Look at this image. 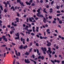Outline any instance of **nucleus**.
Listing matches in <instances>:
<instances>
[{
  "mask_svg": "<svg viewBox=\"0 0 64 64\" xmlns=\"http://www.w3.org/2000/svg\"><path fill=\"white\" fill-rule=\"evenodd\" d=\"M46 42L48 44H47V46H48L49 47L50 46V45H51V43L50 42H49L48 41V40H47L46 41Z\"/></svg>",
  "mask_w": 64,
  "mask_h": 64,
  "instance_id": "1a4fd4ad",
  "label": "nucleus"
},
{
  "mask_svg": "<svg viewBox=\"0 0 64 64\" xmlns=\"http://www.w3.org/2000/svg\"><path fill=\"white\" fill-rule=\"evenodd\" d=\"M52 17L51 16H48V18H49V19H52Z\"/></svg>",
  "mask_w": 64,
  "mask_h": 64,
  "instance_id": "c9c22d12",
  "label": "nucleus"
},
{
  "mask_svg": "<svg viewBox=\"0 0 64 64\" xmlns=\"http://www.w3.org/2000/svg\"><path fill=\"white\" fill-rule=\"evenodd\" d=\"M59 23L60 24H62V20H59Z\"/></svg>",
  "mask_w": 64,
  "mask_h": 64,
  "instance_id": "7c9ffc66",
  "label": "nucleus"
},
{
  "mask_svg": "<svg viewBox=\"0 0 64 64\" xmlns=\"http://www.w3.org/2000/svg\"><path fill=\"white\" fill-rule=\"evenodd\" d=\"M29 38H27L26 39V41H27V42H28V41H29Z\"/></svg>",
  "mask_w": 64,
  "mask_h": 64,
  "instance_id": "6e6d98bb",
  "label": "nucleus"
},
{
  "mask_svg": "<svg viewBox=\"0 0 64 64\" xmlns=\"http://www.w3.org/2000/svg\"><path fill=\"white\" fill-rule=\"evenodd\" d=\"M30 54V53H29H29H28V52H26L25 54V55H26L28 56V55H29Z\"/></svg>",
  "mask_w": 64,
  "mask_h": 64,
  "instance_id": "412c9836",
  "label": "nucleus"
},
{
  "mask_svg": "<svg viewBox=\"0 0 64 64\" xmlns=\"http://www.w3.org/2000/svg\"><path fill=\"white\" fill-rule=\"evenodd\" d=\"M7 3H6V2H4L3 3L5 5V7H7V4H8L9 5L10 4L9 3V1H7L6 2Z\"/></svg>",
  "mask_w": 64,
  "mask_h": 64,
  "instance_id": "39448f33",
  "label": "nucleus"
},
{
  "mask_svg": "<svg viewBox=\"0 0 64 64\" xmlns=\"http://www.w3.org/2000/svg\"><path fill=\"white\" fill-rule=\"evenodd\" d=\"M58 37H59V38H61L62 39V40H63L64 39V37H61V36H58Z\"/></svg>",
  "mask_w": 64,
  "mask_h": 64,
  "instance_id": "b1692460",
  "label": "nucleus"
},
{
  "mask_svg": "<svg viewBox=\"0 0 64 64\" xmlns=\"http://www.w3.org/2000/svg\"><path fill=\"white\" fill-rule=\"evenodd\" d=\"M15 35L16 36H19V32H18L17 33V34H15Z\"/></svg>",
  "mask_w": 64,
  "mask_h": 64,
  "instance_id": "5701e85b",
  "label": "nucleus"
},
{
  "mask_svg": "<svg viewBox=\"0 0 64 64\" xmlns=\"http://www.w3.org/2000/svg\"><path fill=\"white\" fill-rule=\"evenodd\" d=\"M6 46V45L5 44H4L3 45H2L1 46L2 47H5Z\"/></svg>",
  "mask_w": 64,
  "mask_h": 64,
  "instance_id": "c03bdc74",
  "label": "nucleus"
},
{
  "mask_svg": "<svg viewBox=\"0 0 64 64\" xmlns=\"http://www.w3.org/2000/svg\"><path fill=\"white\" fill-rule=\"evenodd\" d=\"M2 23V22L0 20V26L1 27H2V24H1Z\"/></svg>",
  "mask_w": 64,
  "mask_h": 64,
  "instance_id": "bb28decb",
  "label": "nucleus"
},
{
  "mask_svg": "<svg viewBox=\"0 0 64 64\" xmlns=\"http://www.w3.org/2000/svg\"><path fill=\"white\" fill-rule=\"evenodd\" d=\"M41 49L44 52V54H46V52H45H45H46V48H43V47H42Z\"/></svg>",
  "mask_w": 64,
  "mask_h": 64,
  "instance_id": "f03ea898",
  "label": "nucleus"
},
{
  "mask_svg": "<svg viewBox=\"0 0 64 64\" xmlns=\"http://www.w3.org/2000/svg\"><path fill=\"white\" fill-rule=\"evenodd\" d=\"M2 38H0V41H2Z\"/></svg>",
  "mask_w": 64,
  "mask_h": 64,
  "instance_id": "69168bd1",
  "label": "nucleus"
},
{
  "mask_svg": "<svg viewBox=\"0 0 64 64\" xmlns=\"http://www.w3.org/2000/svg\"><path fill=\"white\" fill-rule=\"evenodd\" d=\"M36 50L37 51V53H38H38H39V50L38 49H36Z\"/></svg>",
  "mask_w": 64,
  "mask_h": 64,
  "instance_id": "79ce46f5",
  "label": "nucleus"
},
{
  "mask_svg": "<svg viewBox=\"0 0 64 64\" xmlns=\"http://www.w3.org/2000/svg\"><path fill=\"white\" fill-rule=\"evenodd\" d=\"M43 38L44 39H47V36H46L45 37H43Z\"/></svg>",
  "mask_w": 64,
  "mask_h": 64,
  "instance_id": "ea45409f",
  "label": "nucleus"
},
{
  "mask_svg": "<svg viewBox=\"0 0 64 64\" xmlns=\"http://www.w3.org/2000/svg\"><path fill=\"white\" fill-rule=\"evenodd\" d=\"M39 18H38V17H37V18H35V19L36 20H38V19Z\"/></svg>",
  "mask_w": 64,
  "mask_h": 64,
  "instance_id": "de8ad7c7",
  "label": "nucleus"
},
{
  "mask_svg": "<svg viewBox=\"0 0 64 64\" xmlns=\"http://www.w3.org/2000/svg\"><path fill=\"white\" fill-rule=\"evenodd\" d=\"M54 2V1H52L51 2V5H52L53 3Z\"/></svg>",
  "mask_w": 64,
  "mask_h": 64,
  "instance_id": "052dcab7",
  "label": "nucleus"
},
{
  "mask_svg": "<svg viewBox=\"0 0 64 64\" xmlns=\"http://www.w3.org/2000/svg\"><path fill=\"white\" fill-rule=\"evenodd\" d=\"M13 9V11H15V8H14V7L13 6H12L10 8L11 9Z\"/></svg>",
  "mask_w": 64,
  "mask_h": 64,
  "instance_id": "393cba45",
  "label": "nucleus"
},
{
  "mask_svg": "<svg viewBox=\"0 0 64 64\" xmlns=\"http://www.w3.org/2000/svg\"><path fill=\"white\" fill-rule=\"evenodd\" d=\"M51 61L52 62V63H53V64H55V62H57V63H59L60 62V61H59V60H54H54H51Z\"/></svg>",
  "mask_w": 64,
  "mask_h": 64,
  "instance_id": "7ed1b4c3",
  "label": "nucleus"
},
{
  "mask_svg": "<svg viewBox=\"0 0 64 64\" xmlns=\"http://www.w3.org/2000/svg\"><path fill=\"white\" fill-rule=\"evenodd\" d=\"M4 12L5 13H6V12H7V10H6V9H5L4 10Z\"/></svg>",
  "mask_w": 64,
  "mask_h": 64,
  "instance_id": "2f4dec72",
  "label": "nucleus"
},
{
  "mask_svg": "<svg viewBox=\"0 0 64 64\" xmlns=\"http://www.w3.org/2000/svg\"><path fill=\"white\" fill-rule=\"evenodd\" d=\"M19 49H22L23 48V45H21L19 48Z\"/></svg>",
  "mask_w": 64,
  "mask_h": 64,
  "instance_id": "6ab92c4d",
  "label": "nucleus"
},
{
  "mask_svg": "<svg viewBox=\"0 0 64 64\" xmlns=\"http://www.w3.org/2000/svg\"><path fill=\"white\" fill-rule=\"evenodd\" d=\"M20 4L21 5V6H25V5L23 4V2H20Z\"/></svg>",
  "mask_w": 64,
  "mask_h": 64,
  "instance_id": "4468645a",
  "label": "nucleus"
},
{
  "mask_svg": "<svg viewBox=\"0 0 64 64\" xmlns=\"http://www.w3.org/2000/svg\"><path fill=\"white\" fill-rule=\"evenodd\" d=\"M36 32H38V31H39V27H36Z\"/></svg>",
  "mask_w": 64,
  "mask_h": 64,
  "instance_id": "a211bd4d",
  "label": "nucleus"
},
{
  "mask_svg": "<svg viewBox=\"0 0 64 64\" xmlns=\"http://www.w3.org/2000/svg\"><path fill=\"white\" fill-rule=\"evenodd\" d=\"M6 36H2V37L3 39L4 40H5L6 42H7V38H5Z\"/></svg>",
  "mask_w": 64,
  "mask_h": 64,
  "instance_id": "423d86ee",
  "label": "nucleus"
},
{
  "mask_svg": "<svg viewBox=\"0 0 64 64\" xmlns=\"http://www.w3.org/2000/svg\"><path fill=\"white\" fill-rule=\"evenodd\" d=\"M28 61L29 60L28 59H27V60L26 59L24 60V61L26 63H30V61Z\"/></svg>",
  "mask_w": 64,
  "mask_h": 64,
  "instance_id": "6e6552de",
  "label": "nucleus"
},
{
  "mask_svg": "<svg viewBox=\"0 0 64 64\" xmlns=\"http://www.w3.org/2000/svg\"><path fill=\"white\" fill-rule=\"evenodd\" d=\"M0 7L1 10H3V7H2V6H0Z\"/></svg>",
  "mask_w": 64,
  "mask_h": 64,
  "instance_id": "4c0bfd02",
  "label": "nucleus"
},
{
  "mask_svg": "<svg viewBox=\"0 0 64 64\" xmlns=\"http://www.w3.org/2000/svg\"><path fill=\"white\" fill-rule=\"evenodd\" d=\"M14 28V26H12L10 27V29L13 28Z\"/></svg>",
  "mask_w": 64,
  "mask_h": 64,
  "instance_id": "e2e57ef3",
  "label": "nucleus"
},
{
  "mask_svg": "<svg viewBox=\"0 0 64 64\" xmlns=\"http://www.w3.org/2000/svg\"><path fill=\"white\" fill-rule=\"evenodd\" d=\"M33 0H30L29 1V2H26V5H31V3H32Z\"/></svg>",
  "mask_w": 64,
  "mask_h": 64,
  "instance_id": "20e7f679",
  "label": "nucleus"
},
{
  "mask_svg": "<svg viewBox=\"0 0 64 64\" xmlns=\"http://www.w3.org/2000/svg\"><path fill=\"white\" fill-rule=\"evenodd\" d=\"M28 20H29V19L28 18H27L26 19V22H28Z\"/></svg>",
  "mask_w": 64,
  "mask_h": 64,
  "instance_id": "774afa93",
  "label": "nucleus"
},
{
  "mask_svg": "<svg viewBox=\"0 0 64 64\" xmlns=\"http://www.w3.org/2000/svg\"><path fill=\"white\" fill-rule=\"evenodd\" d=\"M17 3H20L21 2L20 1V0H17Z\"/></svg>",
  "mask_w": 64,
  "mask_h": 64,
  "instance_id": "473e14b6",
  "label": "nucleus"
},
{
  "mask_svg": "<svg viewBox=\"0 0 64 64\" xmlns=\"http://www.w3.org/2000/svg\"><path fill=\"white\" fill-rule=\"evenodd\" d=\"M32 45V42H30V46H31Z\"/></svg>",
  "mask_w": 64,
  "mask_h": 64,
  "instance_id": "a18cd8bd",
  "label": "nucleus"
},
{
  "mask_svg": "<svg viewBox=\"0 0 64 64\" xmlns=\"http://www.w3.org/2000/svg\"><path fill=\"white\" fill-rule=\"evenodd\" d=\"M52 23H56V21L54 20L52 22Z\"/></svg>",
  "mask_w": 64,
  "mask_h": 64,
  "instance_id": "3c124183",
  "label": "nucleus"
},
{
  "mask_svg": "<svg viewBox=\"0 0 64 64\" xmlns=\"http://www.w3.org/2000/svg\"><path fill=\"white\" fill-rule=\"evenodd\" d=\"M32 30H29V31L27 32H26V34H27L28 33V34H30V32H32Z\"/></svg>",
  "mask_w": 64,
  "mask_h": 64,
  "instance_id": "f8f14e48",
  "label": "nucleus"
},
{
  "mask_svg": "<svg viewBox=\"0 0 64 64\" xmlns=\"http://www.w3.org/2000/svg\"><path fill=\"white\" fill-rule=\"evenodd\" d=\"M31 35H32V36H34V35H35V34L33 33H31Z\"/></svg>",
  "mask_w": 64,
  "mask_h": 64,
  "instance_id": "13d9d810",
  "label": "nucleus"
},
{
  "mask_svg": "<svg viewBox=\"0 0 64 64\" xmlns=\"http://www.w3.org/2000/svg\"><path fill=\"white\" fill-rule=\"evenodd\" d=\"M20 34L22 35H23L24 36L25 35L23 34V33H22V32H20Z\"/></svg>",
  "mask_w": 64,
  "mask_h": 64,
  "instance_id": "f704fd0d",
  "label": "nucleus"
},
{
  "mask_svg": "<svg viewBox=\"0 0 64 64\" xmlns=\"http://www.w3.org/2000/svg\"><path fill=\"white\" fill-rule=\"evenodd\" d=\"M20 40L22 42L23 40V41L22 42L23 44H25V39L24 38L23 39V38L22 37H21L20 39Z\"/></svg>",
  "mask_w": 64,
  "mask_h": 64,
  "instance_id": "0eeeda50",
  "label": "nucleus"
},
{
  "mask_svg": "<svg viewBox=\"0 0 64 64\" xmlns=\"http://www.w3.org/2000/svg\"><path fill=\"white\" fill-rule=\"evenodd\" d=\"M55 54V52L53 51L52 52V54L54 55V54Z\"/></svg>",
  "mask_w": 64,
  "mask_h": 64,
  "instance_id": "e433bc0d",
  "label": "nucleus"
},
{
  "mask_svg": "<svg viewBox=\"0 0 64 64\" xmlns=\"http://www.w3.org/2000/svg\"><path fill=\"white\" fill-rule=\"evenodd\" d=\"M40 39H43V37H42V36H40Z\"/></svg>",
  "mask_w": 64,
  "mask_h": 64,
  "instance_id": "680f3d73",
  "label": "nucleus"
},
{
  "mask_svg": "<svg viewBox=\"0 0 64 64\" xmlns=\"http://www.w3.org/2000/svg\"><path fill=\"white\" fill-rule=\"evenodd\" d=\"M9 28H10V25H8L7 26Z\"/></svg>",
  "mask_w": 64,
  "mask_h": 64,
  "instance_id": "338daca9",
  "label": "nucleus"
},
{
  "mask_svg": "<svg viewBox=\"0 0 64 64\" xmlns=\"http://www.w3.org/2000/svg\"><path fill=\"white\" fill-rule=\"evenodd\" d=\"M30 50L29 51V52H31L32 51V48H31L30 49Z\"/></svg>",
  "mask_w": 64,
  "mask_h": 64,
  "instance_id": "c85d7f7f",
  "label": "nucleus"
},
{
  "mask_svg": "<svg viewBox=\"0 0 64 64\" xmlns=\"http://www.w3.org/2000/svg\"><path fill=\"white\" fill-rule=\"evenodd\" d=\"M52 10H53V9L52 8H51L50 9V11H49V12H50V13H51L53 12V11H52Z\"/></svg>",
  "mask_w": 64,
  "mask_h": 64,
  "instance_id": "aec40b11",
  "label": "nucleus"
},
{
  "mask_svg": "<svg viewBox=\"0 0 64 64\" xmlns=\"http://www.w3.org/2000/svg\"><path fill=\"white\" fill-rule=\"evenodd\" d=\"M40 59L42 60H44V56H41Z\"/></svg>",
  "mask_w": 64,
  "mask_h": 64,
  "instance_id": "c756f323",
  "label": "nucleus"
},
{
  "mask_svg": "<svg viewBox=\"0 0 64 64\" xmlns=\"http://www.w3.org/2000/svg\"><path fill=\"white\" fill-rule=\"evenodd\" d=\"M15 20H16V21L14 22L15 23H17V22H19V18H16Z\"/></svg>",
  "mask_w": 64,
  "mask_h": 64,
  "instance_id": "9d476101",
  "label": "nucleus"
},
{
  "mask_svg": "<svg viewBox=\"0 0 64 64\" xmlns=\"http://www.w3.org/2000/svg\"><path fill=\"white\" fill-rule=\"evenodd\" d=\"M60 15H61V14H56V16H60Z\"/></svg>",
  "mask_w": 64,
  "mask_h": 64,
  "instance_id": "37998d69",
  "label": "nucleus"
},
{
  "mask_svg": "<svg viewBox=\"0 0 64 64\" xmlns=\"http://www.w3.org/2000/svg\"><path fill=\"white\" fill-rule=\"evenodd\" d=\"M19 36H18L17 37L15 38V39L17 40L18 39V40L19 39Z\"/></svg>",
  "mask_w": 64,
  "mask_h": 64,
  "instance_id": "cd10ccee",
  "label": "nucleus"
},
{
  "mask_svg": "<svg viewBox=\"0 0 64 64\" xmlns=\"http://www.w3.org/2000/svg\"><path fill=\"white\" fill-rule=\"evenodd\" d=\"M16 13L17 14V16H18V17H19L20 16V14H19L18 13V12H16Z\"/></svg>",
  "mask_w": 64,
  "mask_h": 64,
  "instance_id": "72a5a7b5",
  "label": "nucleus"
},
{
  "mask_svg": "<svg viewBox=\"0 0 64 64\" xmlns=\"http://www.w3.org/2000/svg\"><path fill=\"white\" fill-rule=\"evenodd\" d=\"M18 56H20V53L19 52H18Z\"/></svg>",
  "mask_w": 64,
  "mask_h": 64,
  "instance_id": "09e8293b",
  "label": "nucleus"
},
{
  "mask_svg": "<svg viewBox=\"0 0 64 64\" xmlns=\"http://www.w3.org/2000/svg\"><path fill=\"white\" fill-rule=\"evenodd\" d=\"M15 60L14 59V60L13 62V64H15Z\"/></svg>",
  "mask_w": 64,
  "mask_h": 64,
  "instance_id": "4d7b16f0",
  "label": "nucleus"
},
{
  "mask_svg": "<svg viewBox=\"0 0 64 64\" xmlns=\"http://www.w3.org/2000/svg\"><path fill=\"white\" fill-rule=\"evenodd\" d=\"M31 6H35V4L34 3H33L31 4Z\"/></svg>",
  "mask_w": 64,
  "mask_h": 64,
  "instance_id": "58836bf2",
  "label": "nucleus"
},
{
  "mask_svg": "<svg viewBox=\"0 0 64 64\" xmlns=\"http://www.w3.org/2000/svg\"><path fill=\"white\" fill-rule=\"evenodd\" d=\"M57 13H60V11H57L56 12Z\"/></svg>",
  "mask_w": 64,
  "mask_h": 64,
  "instance_id": "603ef678",
  "label": "nucleus"
},
{
  "mask_svg": "<svg viewBox=\"0 0 64 64\" xmlns=\"http://www.w3.org/2000/svg\"><path fill=\"white\" fill-rule=\"evenodd\" d=\"M41 56H39L38 57V59H40V58H41Z\"/></svg>",
  "mask_w": 64,
  "mask_h": 64,
  "instance_id": "bf43d9fd",
  "label": "nucleus"
},
{
  "mask_svg": "<svg viewBox=\"0 0 64 64\" xmlns=\"http://www.w3.org/2000/svg\"><path fill=\"white\" fill-rule=\"evenodd\" d=\"M62 64H64V60H62Z\"/></svg>",
  "mask_w": 64,
  "mask_h": 64,
  "instance_id": "8fccbe9b",
  "label": "nucleus"
},
{
  "mask_svg": "<svg viewBox=\"0 0 64 64\" xmlns=\"http://www.w3.org/2000/svg\"><path fill=\"white\" fill-rule=\"evenodd\" d=\"M29 20L30 22H36V21L35 20H34L33 21H32V20L31 18H29Z\"/></svg>",
  "mask_w": 64,
  "mask_h": 64,
  "instance_id": "9b49d317",
  "label": "nucleus"
},
{
  "mask_svg": "<svg viewBox=\"0 0 64 64\" xmlns=\"http://www.w3.org/2000/svg\"><path fill=\"white\" fill-rule=\"evenodd\" d=\"M30 61H32V62H34V64H36L37 63L36 62V61H34L33 60H32L31 59H30Z\"/></svg>",
  "mask_w": 64,
  "mask_h": 64,
  "instance_id": "2eb2a0df",
  "label": "nucleus"
},
{
  "mask_svg": "<svg viewBox=\"0 0 64 64\" xmlns=\"http://www.w3.org/2000/svg\"><path fill=\"white\" fill-rule=\"evenodd\" d=\"M48 51L50 54L52 53V51H51V48H48Z\"/></svg>",
  "mask_w": 64,
  "mask_h": 64,
  "instance_id": "ddd939ff",
  "label": "nucleus"
},
{
  "mask_svg": "<svg viewBox=\"0 0 64 64\" xmlns=\"http://www.w3.org/2000/svg\"><path fill=\"white\" fill-rule=\"evenodd\" d=\"M36 46H39V44H38V43H36Z\"/></svg>",
  "mask_w": 64,
  "mask_h": 64,
  "instance_id": "864d4df0",
  "label": "nucleus"
},
{
  "mask_svg": "<svg viewBox=\"0 0 64 64\" xmlns=\"http://www.w3.org/2000/svg\"><path fill=\"white\" fill-rule=\"evenodd\" d=\"M40 2L41 3H42L43 2V1L42 0H40Z\"/></svg>",
  "mask_w": 64,
  "mask_h": 64,
  "instance_id": "a19ab883",
  "label": "nucleus"
},
{
  "mask_svg": "<svg viewBox=\"0 0 64 64\" xmlns=\"http://www.w3.org/2000/svg\"><path fill=\"white\" fill-rule=\"evenodd\" d=\"M40 9L39 8L38 9V10H37V12H38L36 14V16L38 17H44V16L40 14H41V12H40Z\"/></svg>",
  "mask_w": 64,
  "mask_h": 64,
  "instance_id": "f257e3e1",
  "label": "nucleus"
},
{
  "mask_svg": "<svg viewBox=\"0 0 64 64\" xmlns=\"http://www.w3.org/2000/svg\"><path fill=\"white\" fill-rule=\"evenodd\" d=\"M46 9L45 8L44 9V10H43V11L44 12V13H46V14H47V12H46V11L45 10H46Z\"/></svg>",
  "mask_w": 64,
  "mask_h": 64,
  "instance_id": "f3484780",
  "label": "nucleus"
},
{
  "mask_svg": "<svg viewBox=\"0 0 64 64\" xmlns=\"http://www.w3.org/2000/svg\"><path fill=\"white\" fill-rule=\"evenodd\" d=\"M59 8H60V6H56V8L57 9H59Z\"/></svg>",
  "mask_w": 64,
  "mask_h": 64,
  "instance_id": "a878e982",
  "label": "nucleus"
},
{
  "mask_svg": "<svg viewBox=\"0 0 64 64\" xmlns=\"http://www.w3.org/2000/svg\"><path fill=\"white\" fill-rule=\"evenodd\" d=\"M44 22V23H46V22L47 20H46V19H45V18L44 17V20H43Z\"/></svg>",
  "mask_w": 64,
  "mask_h": 64,
  "instance_id": "4be33fe9",
  "label": "nucleus"
},
{
  "mask_svg": "<svg viewBox=\"0 0 64 64\" xmlns=\"http://www.w3.org/2000/svg\"><path fill=\"white\" fill-rule=\"evenodd\" d=\"M50 31V30L49 29H47L46 30V31L47 32H48V31Z\"/></svg>",
  "mask_w": 64,
  "mask_h": 64,
  "instance_id": "49530a36",
  "label": "nucleus"
},
{
  "mask_svg": "<svg viewBox=\"0 0 64 64\" xmlns=\"http://www.w3.org/2000/svg\"><path fill=\"white\" fill-rule=\"evenodd\" d=\"M28 48V46H27V45H26L25 46H24L23 47V48L24 49H26V48Z\"/></svg>",
  "mask_w": 64,
  "mask_h": 64,
  "instance_id": "dca6fc26",
  "label": "nucleus"
},
{
  "mask_svg": "<svg viewBox=\"0 0 64 64\" xmlns=\"http://www.w3.org/2000/svg\"><path fill=\"white\" fill-rule=\"evenodd\" d=\"M45 26L46 27H48V24H46Z\"/></svg>",
  "mask_w": 64,
  "mask_h": 64,
  "instance_id": "5fc2aeb1",
  "label": "nucleus"
},
{
  "mask_svg": "<svg viewBox=\"0 0 64 64\" xmlns=\"http://www.w3.org/2000/svg\"><path fill=\"white\" fill-rule=\"evenodd\" d=\"M36 36L38 38H39V36L38 34L36 35Z\"/></svg>",
  "mask_w": 64,
  "mask_h": 64,
  "instance_id": "0e129e2a",
  "label": "nucleus"
}]
</instances>
